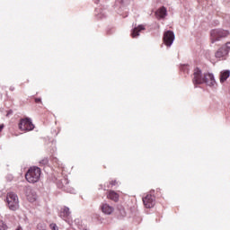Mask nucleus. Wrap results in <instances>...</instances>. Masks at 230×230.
Returning a JSON list of instances; mask_svg holds the SVG:
<instances>
[{
    "mask_svg": "<svg viewBox=\"0 0 230 230\" xmlns=\"http://www.w3.org/2000/svg\"><path fill=\"white\" fill-rule=\"evenodd\" d=\"M110 184H111L112 186H116V184H118V182L116 181H111L110 182Z\"/></svg>",
    "mask_w": 230,
    "mask_h": 230,
    "instance_id": "obj_23",
    "label": "nucleus"
},
{
    "mask_svg": "<svg viewBox=\"0 0 230 230\" xmlns=\"http://www.w3.org/2000/svg\"><path fill=\"white\" fill-rule=\"evenodd\" d=\"M144 30L145 27L143 25H138L137 27H135L131 31V37L133 39L139 37V32L143 31Z\"/></svg>",
    "mask_w": 230,
    "mask_h": 230,
    "instance_id": "obj_13",
    "label": "nucleus"
},
{
    "mask_svg": "<svg viewBox=\"0 0 230 230\" xmlns=\"http://www.w3.org/2000/svg\"><path fill=\"white\" fill-rule=\"evenodd\" d=\"M10 91H15V88L11 86Z\"/></svg>",
    "mask_w": 230,
    "mask_h": 230,
    "instance_id": "obj_24",
    "label": "nucleus"
},
{
    "mask_svg": "<svg viewBox=\"0 0 230 230\" xmlns=\"http://www.w3.org/2000/svg\"><path fill=\"white\" fill-rule=\"evenodd\" d=\"M40 168L37 166H32L27 171L25 174V179L31 184H35V182H39V181H40Z\"/></svg>",
    "mask_w": 230,
    "mask_h": 230,
    "instance_id": "obj_1",
    "label": "nucleus"
},
{
    "mask_svg": "<svg viewBox=\"0 0 230 230\" xmlns=\"http://www.w3.org/2000/svg\"><path fill=\"white\" fill-rule=\"evenodd\" d=\"M229 55L228 50L226 49V47L219 48L217 52L215 53L216 58H218L219 60H226Z\"/></svg>",
    "mask_w": 230,
    "mask_h": 230,
    "instance_id": "obj_8",
    "label": "nucleus"
},
{
    "mask_svg": "<svg viewBox=\"0 0 230 230\" xmlns=\"http://www.w3.org/2000/svg\"><path fill=\"white\" fill-rule=\"evenodd\" d=\"M223 48H225V49H226V51H228V53H229V51H230V41H229V42H226V43L223 46Z\"/></svg>",
    "mask_w": 230,
    "mask_h": 230,
    "instance_id": "obj_20",
    "label": "nucleus"
},
{
    "mask_svg": "<svg viewBox=\"0 0 230 230\" xmlns=\"http://www.w3.org/2000/svg\"><path fill=\"white\" fill-rule=\"evenodd\" d=\"M7 208L11 211H17L19 209V196L14 192H8L6 195Z\"/></svg>",
    "mask_w": 230,
    "mask_h": 230,
    "instance_id": "obj_3",
    "label": "nucleus"
},
{
    "mask_svg": "<svg viewBox=\"0 0 230 230\" xmlns=\"http://www.w3.org/2000/svg\"><path fill=\"white\" fill-rule=\"evenodd\" d=\"M49 227H50V229H52V230H58V226L57 224H55V223L50 224V225H49Z\"/></svg>",
    "mask_w": 230,
    "mask_h": 230,
    "instance_id": "obj_19",
    "label": "nucleus"
},
{
    "mask_svg": "<svg viewBox=\"0 0 230 230\" xmlns=\"http://www.w3.org/2000/svg\"><path fill=\"white\" fill-rule=\"evenodd\" d=\"M167 14H168V13H167L166 7H164V6L160 7L155 12V15H156V17H159V19H164Z\"/></svg>",
    "mask_w": 230,
    "mask_h": 230,
    "instance_id": "obj_12",
    "label": "nucleus"
},
{
    "mask_svg": "<svg viewBox=\"0 0 230 230\" xmlns=\"http://www.w3.org/2000/svg\"><path fill=\"white\" fill-rule=\"evenodd\" d=\"M108 199L113 200V202H118L119 200V195L114 190H110L108 194Z\"/></svg>",
    "mask_w": 230,
    "mask_h": 230,
    "instance_id": "obj_15",
    "label": "nucleus"
},
{
    "mask_svg": "<svg viewBox=\"0 0 230 230\" xmlns=\"http://www.w3.org/2000/svg\"><path fill=\"white\" fill-rule=\"evenodd\" d=\"M101 209L104 215H112L114 213V207L107 204V203H102L101 206Z\"/></svg>",
    "mask_w": 230,
    "mask_h": 230,
    "instance_id": "obj_10",
    "label": "nucleus"
},
{
    "mask_svg": "<svg viewBox=\"0 0 230 230\" xmlns=\"http://www.w3.org/2000/svg\"><path fill=\"white\" fill-rule=\"evenodd\" d=\"M192 82L194 85H200L204 84V74H202V70L199 68L194 69Z\"/></svg>",
    "mask_w": 230,
    "mask_h": 230,
    "instance_id": "obj_5",
    "label": "nucleus"
},
{
    "mask_svg": "<svg viewBox=\"0 0 230 230\" xmlns=\"http://www.w3.org/2000/svg\"><path fill=\"white\" fill-rule=\"evenodd\" d=\"M48 163H49V160L46 157L43 158L40 162V166H46L48 165Z\"/></svg>",
    "mask_w": 230,
    "mask_h": 230,
    "instance_id": "obj_18",
    "label": "nucleus"
},
{
    "mask_svg": "<svg viewBox=\"0 0 230 230\" xmlns=\"http://www.w3.org/2000/svg\"><path fill=\"white\" fill-rule=\"evenodd\" d=\"M230 34L229 31L224 29H214L210 31V40L212 44L222 40V39H226Z\"/></svg>",
    "mask_w": 230,
    "mask_h": 230,
    "instance_id": "obj_2",
    "label": "nucleus"
},
{
    "mask_svg": "<svg viewBox=\"0 0 230 230\" xmlns=\"http://www.w3.org/2000/svg\"><path fill=\"white\" fill-rule=\"evenodd\" d=\"M69 215H71V212L69 211V208L65 207L59 214V217H61V218H67V217H69Z\"/></svg>",
    "mask_w": 230,
    "mask_h": 230,
    "instance_id": "obj_16",
    "label": "nucleus"
},
{
    "mask_svg": "<svg viewBox=\"0 0 230 230\" xmlns=\"http://www.w3.org/2000/svg\"><path fill=\"white\" fill-rule=\"evenodd\" d=\"M19 129L22 132H30L35 128V125L31 122V119H21L18 124Z\"/></svg>",
    "mask_w": 230,
    "mask_h": 230,
    "instance_id": "obj_4",
    "label": "nucleus"
},
{
    "mask_svg": "<svg viewBox=\"0 0 230 230\" xmlns=\"http://www.w3.org/2000/svg\"><path fill=\"white\" fill-rule=\"evenodd\" d=\"M12 114H13V111L9 110L6 113V117L8 118L9 116H12Z\"/></svg>",
    "mask_w": 230,
    "mask_h": 230,
    "instance_id": "obj_21",
    "label": "nucleus"
},
{
    "mask_svg": "<svg viewBox=\"0 0 230 230\" xmlns=\"http://www.w3.org/2000/svg\"><path fill=\"white\" fill-rule=\"evenodd\" d=\"M0 230H8V225L4 220H0Z\"/></svg>",
    "mask_w": 230,
    "mask_h": 230,
    "instance_id": "obj_17",
    "label": "nucleus"
},
{
    "mask_svg": "<svg viewBox=\"0 0 230 230\" xmlns=\"http://www.w3.org/2000/svg\"><path fill=\"white\" fill-rule=\"evenodd\" d=\"M4 126L0 125V132H2Z\"/></svg>",
    "mask_w": 230,
    "mask_h": 230,
    "instance_id": "obj_25",
    "label": "nucleus"
},
{
    "mask_svg": "<svg viewBox=\"0 0 230 230\" xmlns=\"http://www.w3.org/2000/svg\"><path fill=\"white\" fill-rule=\"evenodd\" d=\"M26 195L29 202H35V200H37V193H35L30 187L27 188Z\"/></svg>",
    "mask_w": 230,
    "mask_h": 230,
    "instance_id": "obj_11",
    "label": "nucleus"
},
{
    "mask_svg": "<svg viewBox=\"0 0 230 230\" xmlns=\"http://www.w3.org/2000/svg\"><path fill=\"white\" fill-rule=\"evenodd\" d=\"M204 84L206 85H208L209 87H213L215 84H217V81H215V75L211 73H204Z\"/></svg>",
    "mask_w": 230,
    "mask_h": 230,
    "instance_id": "obj_9",
    "label": "nucleus"
},
{
    "mask_svg": "<svg viewBox=\"0 0 230 230\" xmlns=\"http://www.w3.org/2000/svg\"><path fill=\"white\" fill-rule=\"evenodd\" d=\"M40 102H42V100L40 98H36L35 99L36 103H40Z\"/></svg>",
    "mask_w": 230,
    "mask_h": 230,
    "instance_id": "obj_22",
    "label": "nucleus"
},
{
    "mask_svg": "<svg viewBox=\"0 0 230 230\" xmlns=\"http://www.w3.org/2000/svg\"><path fill=\"white\" fill-rule=\"evenodd\" d=\"M173 40H175V33L172 31H167L164 33V42L165 46L170 48L172 44H173Z\"/></svg>",
    "mask_w": 230,
    "mask_h": 230,
    "instance_id": "obj_6",
    "label": "nucleus"
},
{
    "mask_svg": "<svg viewBox=\"0 0 230 230\" xmlns=\"http://www.w3.org/2000/svg\"><path fill=\"white\" fill-rule=\"evenodd\" d=\"M144 206L150 209L155 206V196L152 194H147L145 198H143Z\"/></svg>",
    "mask_w": 230,
    "mask_h": 230,
    "instance_id": "obj_7",
    "label": "nucleus"
},
{
    "mask_svg": "<svg viewBox=\"0 0 230 230\" xmlns=\"http://www.w3.org/2000/svg\"><path fill=\"white\" fill-rule=\"evenodd\" d=\"M230 76V70H223L220 72L219 75V80L221 82V84H224V82H226V80H227V78H229Z\"/></svg>",
    "mask_w": 230,
    "mask_h": 230,
    "instance_id": "obj_14",
    "label": "nucleus"
}]
</instances>
